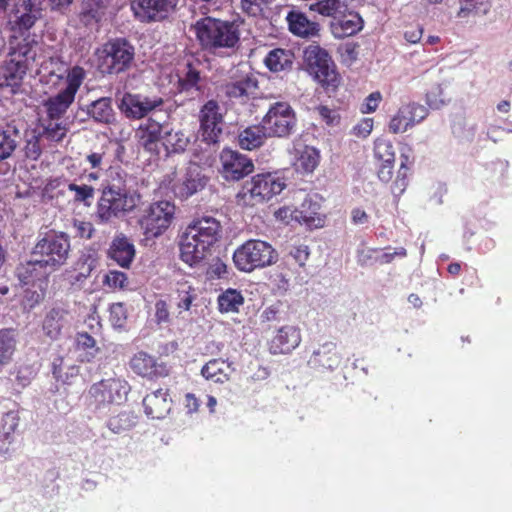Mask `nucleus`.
<instances>
[{"instance_id": "obj_34", "label": "nucleus", "mask_w": 512, "mask_h": 512, "mask_svg": "<svg viewBox=\"0 0 512 512\" xmlns=\"http://www.w3.org/2000/svg\"><path fill=\"white\" fill-rule=\"evenodd\" d=\"M268 137L260 122L259 125H252L241 131L238 135V144L242 149L254 150L262 146Z\"/></svg>"}, {"instance_id": "obj_47", "label": "nucleus", "mask_w": 512, "mask_h": 512, "mask_svg": "<svg viewBox=\"0 0 512 512\" xmlns=\"http://www.w3.org/2000/svg\"><path fill=\"white\" fill-rule=\"evenodd\" d=\"M192 223L188 224L186 228L178 235V246L180 251V258L183 262L192 266V242L191 234Z\"/></svg>"}, {"instance_id": "obj_13", "label": "nucleus", "mask_w": 512, "mask_h": 512, "mask_svg": "<svg viewBox=\"0 0 512 512\" xmlns=\"http://www.w3.org/2000/svg\"><path fill=\"white\" fill-rule=\"evenodd\" d=\"M179 0H132L131 10L141 23L161 22L174 12Z\"/></svg>"}, {"instance_id": "obj_38", "label": "nucleus", "mask_w": 512, "mask_h": 512, "mask_svg": "<svg viewBox=\"0 0 512 512\" xmlns=\"http://www.w3.org/2000/svg\"><path fill=\"white\" fill-rule=\"evenodd\" d=\"M320 162L319 151L311 146L299 150L294 161L295 170L301 173H312Z\"/></svg>"}, {"instance_id": "obj_27", "label": "nucleus", "mask_w": 512, "mask_h": 512, "mask_svg": "<svg viewBox=\"0 0 512 512\" xmlns=\"http://www.w3.org/2000/svg\"><path fill=\"white\" fill-rule=\"evenodd\" d=\"M162 126L160 123L148 119L141 124L136 131L139 145L152 154L159 153V144L161 140Z\"/></svg>"}, {"instance_id": "obj_52", "label": "nucleus", "mask_w": 512, "mask_h": 512, "mask_svg": "<svg viewBox=\"0 0 512 512\" xmlns=\"http://www.w3.org/2000/svg\"><path fill=\"white\" fill-rule=\"evenodd\" d=\"M127 320V309L123 303H113L110 306V321L114 327H124Z\"/></svg>"}, {"instance_id": "obj_23", "label": "nucleus", "mask_w": 512, "mask_h": 512, "mask_svg": "<svg viewBox=\"0 0 512 512\" xmlns=\"http://www.w3.org/2000/svg\"><path fill=\"white\" fill-rule=\"evenodd\" d=\"M136 255L133 241L124 233H117L107 250V257L122 268L129 269Z\"/></svg>"}, {"instance_id": "obj_55", "label": "nucleus", "mask_w": 512, "mask_h": 512, "mask_svg": "<svg viewBox=\"0 0 512 512\" xmlns=\"http://www.w3.org/2000/svg\"><path fill=\"white\" fill-rule=\"evenodd\" d=\"M36 370L30 365H22L19 367L16 375L18 384L25 387L36 376Z\"/></svg>"}, {"instance_id": "obj_20", "label": "nucleus", "mask_w": 512, "mask_h": 512, "mask_svg": "<svg viewBox=\"0 0 512 512\" xmlns=\"http://www.w3.org/2000/svg\"><path fill=\"white\" fill-rule=\"evenodd\" d=\"M163 104L160 97L149 98L140 94L125 93L119 110L129 119H141Z\"/></svg>"}, {"instance_id": "obj_56", "label": "nucleus", "mask_w": 512, "mask_h": 512, "mask_svg": "<svg viewBox=\"0 0 512 512\" xmlns=\"http://www.w3.org/2000/svg\"><path fill=\"white\" fill-rule=\"evenodd\" d=\"M409 168H399L397 177L393 182L392 191L395 194H401L405 191L408 183V171Z\"/></svg>"}, {"instance_id": "obj_39", "label": "nucleus", "mask_w": 512, "mask_h": 512, "mask_svg": "<svg viewBox=\"0 0 512 512\" xmlns=\"http://www.w3.org/2000/svg\"><path fill=\"white\" fill-rule=\"evenodd\" d=\"M217 304L222 314L238 313L244 304V297L239 290L228 288L218 296Z\"/></svg>"}, {"instance_id": "obj_2", "label": "nucleus", "mask_w": 512, "mask_h": 512, "mask_svg": "<svg viewBox=\"0 0 512 512\" xmlns=\"http://www.w3.org/2000/svg\"><path fill=\"white\" fill-rule=\"evenodd\" d=\"M306 71L325 90L334 93L341 84V75L328 51L319 45L311 44L303 51Z\"/></svg>"}, {"instance_id": "obj_61", "label": "nucleus", "mask_w": 512, "mask_h": 512, "mask_svg": "<svg viewBox=\"0 0 512 512\" xmlns=\"http://www.w3.org/2000/svg\"><path fill=\"white\" fill-rule=\"evenodd\" d=\"M190 289L191 287L188 286L187 289L177 290L179 298L177 305L180 309L185 311L190 309L192 303V294L190 293Z\"/></svg>"}, {"instance_id": "obj_29", "label": "nucleus", "mask_w": 512, "mask_h": 512, "mask_svg": "<svg viewBox=\"0 0 512 512\" xmlns=\"http://www.w3.org/2000/svg\"><path fill=\"white\" fill-rule=\"evenodd\" d=\"M143 407L148 417L152 419L164 418L171 409L167 390L158 389L147 394L143 399Z\"/></svg>"}, {"instance_id": "obj_25", "label": "nucleus", "mask_w": 512, "mask_h": 512, "mask_svg": "<svg viewBox=\"0 0 512 512\" xmlns=\"http://www.w3.org/2000/svg\"><path fill=\"white\" fill-rule=\"evenodd\" d=\"M363 24L362 17L348 8L339 18L331 22L330 28L336 38L343 39L357 34L362 30Z\"/></svg>"}, {"instance_id": "obj_48", "label": "nucleus", "mask_w": 512, "mask_h": 512, "mask_svg": "<svg viewBox=\"0 0 512 512\" xmlns=\"http://www.w3.org/2000/svg\"><path fill=\"white\" fill-rule=\"evenodd\" d=\"M375 157L381 161V163H394L395 162V151L393 144L387 140H379L374 146Z\"/></svg>"}, {"instance_id": "obj_15", "label": "nucleus", "mask_w": 512, "mask_h": 512, "mask_svg": "<svg viewBox=\"0 0 512 512\" xmlns=\"http://www.w3.org/2000/svg\"><path fill=\"white\" fill-rule=\"evenodd\" d=\"M50 266H47L38 257L20 262L15 269V276L21 286H33L39 290H46L49 276L53 273Z\"/></svg>"}, {"instance_id": "obj_54", "label": "nucleus", "mask_w": 512, "mask_h": 512, "mask_svg": "<svg viewBox=\"0 0 512 512\" xmlns=\"http://www.w3.org/2000/svg\"><path fill=\"white\" fill-rule=\"evenodd\" d=\"M316 111L320 119L328 126H334L340 122V115L334 109H330L325 105H319L316 107Z\"/></svg>"}, {"instance_id": "obj_8", "label": "nucleus", "mask_w": 512, "mask_h": 512, "mask_svg": "<svg viewBox=\"0 0 512 512\" xmlns=\"http://www.w3.org/2000/svg\"><path fill=\"white\" fill-rule=\"evenodd\" d=\"M275 249L266 241L251 239L239 246L233 253V262L242 272H252L277 261Z\"/></svg>"}, {"instance_id": "obj_1", "label": "nucleus", "mask_w": 512, "mask_h": 512, "mask_svg": "<svg viewBox=\"0 0 512 512\" xmlns=\"http://www.w3.org/2000/svg\"><path fill=\"white\" fill-rule=\"evenodd\" d=\"M40 16V9L32 0H24L15 9L14 19L9 20V25L19 36L14 34L9 39L7 60L0 72V88L20 86L29 68V62L35 60L34 41L30 40L29 35L24 34L35 25Z\"/></svg>"}, {"instance_id": "obj_62", "label": "nucleus", "mask_w": 512, "mask_h": 512, "mask_svg": "<svg viewBox=\"0 0 512 512\" xmlns=\"http://www.w3.org/2000/svg\"><path fill=\"white\" fill-rule=\"evenodd\" d=\"M156 319L160 322H167L169 319L168 305L164 300H158L155 304Z\"/></svg>"}, {"instance_id": "obj_3", "label": "nucleus", "mask_w": 512, "mask_h": 512, "mask_svg": "<svg viewBox=\"0 0 512 512\" xmlns=\"http://www.w3.org/2000/svg\"><path fill=\"white\" fill-rule=\"evenodd\" d=\"M99 70L103 74L118 75L130 69L135 49L125 38L110 39L95 51Z\"/></svg>"}, {"instance_id": "obj_37", "label": "nucleus", "mask_w": 512, "mask_h": 512, "mask_svg": "<svg viewBox=\"0 0 512 512\" xmlns=\"http://www.w3.org/2000/svg\"><path fill=\"white\" fill-rule=\"evenodd\" d=\"M258 88V82L252 75H246L237 81L228 83L225 87L229 98H248L254 94Z\"/></svg>"}, {"instance_id": "obj_60", "label": "nucleus", "mask_w": 512, "mask_h": 512, "mask_svg": "<svg viewBox=\"0 0 512 512\" xmlns=\"http://www.w3.org/2000/svg\"><path fill=\"white\" fill-rule=\"evenodd\" d=\"M44 296L45 290L31 291L27 289L25 291L24 301L26 305H28L30 308H33L44 299Z\"/></svg>"}, {"instance_id": "obj_26", "label": "nucleus", "mask_w": 512, "mask_h": 512, "mask_svg": "<svg viewBox=\"0 0 512 512\" xmlns=\"http://www.w3.org/2000/svg\"><path fill=\"white\" fill-rule=\"evenodd\" d=\"M70 312L61 305L53 306L45 315L42 329L46 336L58 339L63 328L68 324Z\"/></svg>"}, {"instance_id": "obj_41", "label": "nucleus", "mask_w": 512, "mask_h": 512, "mask_svg": "<svg viewBox=\"0 0 512 512\" xmlns=\"http://www.w3.org/2000/svg\"><path fill=\"white\" fill-rule=\"evenodd\" d=\"M17 131L8 125L0 124V162L9 158L17 147Z\"/></svg>"}, {"instance_id": "obj_31", "label": "nucleus", "mask_w": 512, "mask_h": 512, "mask_svg": "<svg viewBox=\"0 0 512 512\" xmlns=\"http://www.w3.org/2000/svg\"><path fill=\"white\" fill-rule=\"evenodd\" d=\"M74 349L78 352L80 362H92L100 352L96 340L87 332H77L75 335Z\"/></svg>"}, {"instance_id": "obj_49", "label": "nucleus", "mask_w": 512, "mask_h": 512, "mask_svg": "<svg viewBox=\"0 0 512 512\" xmlns=\"http://www.w3.org/2000/svg\"><path fill=\"white\" fill-rule=\"evenodd\" d=\"M103 283L111 289H124L128 285V277L122 271L110 270L105 275Z\"/></svg>"}, {"instance_id": "obj_24", "label": "nucleus", "mask_w": 512, "mask_h": 512, "mask_svg": "<svg viewBox=\"0 0 512 512\" xmlns=\"http://www.w3.org/2000/svg\"><path fill=\"white\" fill-rule=\"evenodd\" d=\"M341 362V356L337 351L335 342L327 341L313 352L308 364L316 370H334Z\"/></svg>"}, {"instance_id": "obj_36", "label": "nucleus", "mask_w": 512, "mask_h": 512, "mask_svg": "<svg viewBox=\"0 0 512 512\" xmlns=\"http://www.w3.org/2000/svg\"><path fill=\"white\" fill-rule=\"evenodd\" d=\"M294 54L292 51L275 48L267 54L264 59L266 67L272 72H281L291 69L293 65Z\"/></svg>"}, {"instance_id": "obj_53", "label": "nucleus", "mask_w": 512, "mask_h": 512, "mask_svg": "<svg viewBox=\"0 0 512 512\" xmlns=\"http://www.w3.org/2000/svg\"><path fill=\"white\" fill-rule=\"evenodd\" d=\"M310 255L306 245L294 246L289 252L288 261H293L297 266L304 267Z\"/></svg>"}, {"instance_id": "obj_28", "label": "nucleus", "mask_w": 512, "mask_h": 512, "mask_svg": "<svg viewBox=\"0 0 512 512\" xmlns=\"http://www.w3.org/2000/svg\"><path fill=\"white\" fill-rule=\"evenodd\" d=\"M290 32L301 38H312L319 35L320 25L311 21L300 11H290L286 17Z\"/></svg>"}, {"instance_id": "obj_7", "label": "nucleus", "mask_w": 512, "mask_h": 512, "mask_svg": "<svg viewBox=\"0 0 512 512\" xmlns=\"http://www.w3.org/2000/svg\"><path fill=\"white\" fill-rule=\"evenodd\" d=\"M69 252L68 235L64 232L49 230L40 234L32 248L31 257H38L56 271L66 263Z\"/></svg>"}, {"instance_id": "obj_43", "label": "nucleus", "mask_w": 512, "mask_h": 512, "mask_svg": "<svg viewBox=\"0 0 512 512\" xmlns=\"http://www.w3.org/2000/svg\"><path fill=\"white\" fill-rule=\"evenodd\" d=\"M137 423V416L131 411H122L115 416L109 418L107 422L108 428L113 433H123L129 431Z\"/></svg>"}, {"instance_id": "obj_44", "label": "nucleus", "mask_w": 512, "mask_h": 512, "mask_svg": "<svg viewBox=\"0 0 512 512\" xmlns=\"http://www.w3.org/2000/svg\"><path fill=\"white\" fill-rule=\"evenodd\" d=\"M43 132L46 139L61 142L67 135L68 127L64 121L44 119Z\"/></svg>"}, {"instance_id": "obj_16", "label": "nucleus", "mask_w": 512, "mask_h": 512, "mask_svg": "<svg viewBox=\"0 0 512 512\" xmlns=\"http://www.w3.org/2000/svg\"><path fill=\"white\" fill-rule=\"evenodd\" d=\"M219 158L222 167L221 173L226 180L238 181L254 170L252 160L236 150L225 148Z\"/></svg>"}, {"instance_id": "obj_6", "label": "nucleus", "mask_w": 512, "mask_h": 512, "mask_svg": "<svg viewBox=\"0 0 512 512\" xmlns=\"http://www.w3.org/2000/svg\"><path fill=\"white\" fill-rule=\"evenodd\" d=\"M86 78L83 67L75 65L67 70L65 88L43 102L46 118L60 120L74 103L75 96Z\"/></svg>"}, {"instance_id": "obj_19", "label": "nucleus", "mask_w": 512, "mask_h": 512, "mask_svg": "<svg viewBox=\"0 0 512 512\" xmlns=\"http://www.w3.org/2000/svg\"><path fill=\"white\" fill-rule=\"evenodd\" d=\"M200 256H203V258H196V263L194 264V275L198 280L212 282L227 276L228 268L226 263L220 257L214 256L212 250L207 252L201 251Z\"/></svg>"}, {"instance_id": "obj_40", "label": "nucleus", "mask_w": 512, "mask_h": 512, "mask_svg": "<svg viewBox=\"0 0 512 512\" xmlns=\"http://www.w3.org/2000/svg\"><path fill=\"white\" fill-rule=\"evenodd\" d=\"M458 18L486 15L491 8L490 0H459Z\"/></svg>"}, {"instance_id": "obj_35", "label": "nucleus", "mask_w": 512, "mask_h": 512, "mask_svg": "<svg viewBox=\"0 0 512 512\" xmlns=\"http://www.w3.org/2000/svg\"><path fill=\"white\" fill-rule=\"evenodd\" d=\"M88 115L96 122L111 124L115 119L110 97H101L93 101L87 109Z\"/></svg>"}, {"instance_id": "obj_30", "label": "nucleus", "mask_w": 512, "mask_h": 512, "mask_svg": "<svg viewBox=\"0 0 512 512\" xmlns=\"http://www.w3.org/2000/svg\"><path fill=\"white\" fill-rule=\"evenodd\" d=\"M219 143L216 141L194 140V166L211 168L216 162Z\"/></svg>"}, {"instance_id": "obj_58", "label": "nucleus", "mask_w": 512, "mask_h": 512, "mask_svg": "<svg viewBox=\"0 0 512 512\" xmlns=\"http://www.w3.org/2000/svg\"><path fill=\"white\" fill-rule=\"evenodd\" d=\"M380 101H381V94H380V92H373V93H371L365 99V102L362 104L361 112L362 113L374 112L377 109Z\"/></svg>"}, {"instance_id": "obj_33", "label": "nucleus", "mask_w": 512, "mask_h": 512, "mask_svg": "<svg viewBox=\"0 0 512 512\" xmlns=\"http://www.w3.org/2000/svg\"><path fill=\"white\" fill-rule=\"evenodd\" d=\"M231 365L222 359H212L201 369V374L207 380L215 383H224L232 373Z\"/></svg>"}, {"instance_id": "obj_11", "label": "nucleus", "mask_w": 512, "mask_h": 512, "mask_svg": "<svg viewBox=\"0 0 512 512\" xmlns=\"http://www.w3.org/2000/svg\"><path fill=\"white\" fill-rule=\"evenodd\" d=\"M261 123L270 138H286L296 130V112L288 102L277 101L270 105Z\"/></svg>"}, {"instance_id": "obj_17", "label": "nucleus", "mask_w": 512, "mask_h": 512, "mask_svg": "<svg viewBox=\"0 0 512 512\" xmlns=\"http://www.w3.org/2000/svg\"><path fill=\"white\" fill-rule=\"evenodd\" d=\"M220 223L213 217H203L194 221V264L196 258H203L200 252L211 250L219 238Z\"/></svg>"}, {"instance_id": "obj_18", "label": "nucleus", "mask_w": 512, "mask_h": 512, "mask_svg": "<svg viewBox=\"0 0 512 512\" xmlns=\"http://www.w3.org/2000/svg\"><path fill=\"white\" fill-rule=\"evenodd\" d=\"M200 129L199 136L203 141H216L222 134V114L219 112V105L216 101H208L200 111Z\"/></svg>"}, {"instance_id": "obj_4", "label": "nucleus", "mask_w": 512, "mask_h": 512, "mask_svg": "<svg viewBox=\"0 0 512 512\" xmlns=\"http://www.w3.org/2000/svg\"><path fill=\"white\" fill-rule=\"evenodd\" d=\"M139 198L140 195L131 194L124 188L115 185L106 186L97 202L95 213L97 221L106 224L113 218L133 211Z\"/></svg>"}, {"instance_id": "obj_51", "label": "nucleus", "mask_w": 512, "mask_h": 512, "mask_svg": "<svg viewBox=\"0 0 512 512\" xmlns=\"http://www.w3.org/2000/svg\"><path fill=\"white\" fill-rule=\"evenodd\" d=\"M272 2L273 0H241V8L248 15L258 16Z\"/></svg>"}, {"instance_id": "obj_59", "label": "nucleus", "mask_w": 512, "mask_h": 512, "mask_svg": "<svg viewBox=\"0 0 512 512\" xmlns=\"http://www.w3.org/2000/svg\"><path fill=\"white\" fill-rule=\"evenodd\" d=\"M75 228L77 231V235L84 239L92 238L95 229L91 222L88 221H78L75 223Z\"/></svg>"}, {"instance_id": "obj_32", "label": "nucleus", "mask_w": 512, "mask_h": 512, "mask_svg": "<svg viewBox=\"0 0 512 512\" xmlns=\"http://www.w3.org/2000/svg\"><path fill=\"white\" fill-rule=\"evenodd\" d=\"M17 333L13 328L0 329V371L12 360L17 349Z\"/></svg>"}, {"instance_id": "obj_22", "label": "nucleus", "mask_w": 512, "mask_h": 512, "mask_svg": "<svg viewBox=\"0 0 512 512\" xmlns=\"http://www.w3.org/2000/svg\"><path fill=\"white\" fill-rule=\"evenodd\" d=\"M301 330L294 325L280 327L268 342V350L273 355L289 354L301 343Z\"/></svg>"}, {"instance_id": "obj_45", "label": "nucleus", "mask_w": 512, "mask_h": 512, "mask_svg": "<svg viewBox=\"0 0 512 512\" xmlns=\"http://www.w3.org/2000/svg\"><path fill=\"white\" fill-rule=\"evenodd\" d=\"M69 192H73V200L76 203H82L84 206L89 207L95 196V189L91 185L76 184L71 182L67 185Z\"/></svg>"}, {"instance_id": "obj_46", "label": "nucleus", "mask_w": 512, "mask_h": 512, "mask_svg": "<svg viewBox=\"0 0 512 512\" xmlns=\"http://www.w3.org/2000/svg\"><path fill=\"white\" fill-rule=\"evenodd\" d=\"M19 415L17 412L9 411L2 418V429L0 433V441L11 444L13 442L12 434L19 426Z\"/></svg>"}, {"instance_id": "obj_9", "label": "nucleus", "mask_w": 512, "mask_h": 512, "mask_svg": "<svg viewBox=\"0 0 512 512\" xmlns=\"http://www.w3.org/2000/svg\"><path fill=\"white\" fill-rule=\"evenodd\" d=\"M196 35L205 48L234 47L239 37L232 24L206 17L194 25Z\"/></svg>"}, {"instance_id": "obj_5", "label": "nucleus", "mask_w": 512, "mask_h": 512, "mask_svg": "<svg viewBox=\"0 0 512 512\" xmlns=\"http://www.w3.org/2000/svg\"><path fill=\"white\" fill-rule=\"evenodd\" d=\"M285 187L284 179L276 174H257L252 177L251 181L246 182L237 193V205L253 207L280 194Z\"/></svg>"}, {"instance_id": "obj_14", "label": "nucleus", "mask_w": 512, "mask_h": 512, "mask_svg": "<svg viewBox=\"0 0 512 512\" xmlns=\"http://www.w3.org/2000/svg\"><path fill=\"white\" fill-rule=\"evenodd\" d=\"M128 365L134 374L149 381H158L170 373L166 362L143 350L134 353Z\"/></svg>"}, {"instance_id": "obj_57", "label": "nucleus", "mask_w": 512, "mask_h": 512, "mask_svg": "<svg viewBox=\"0 0 512 512\" xmlns=\"http://www.w3.org/2000/svg\"><path fill=\"white\" fill-rule=\"evenodd\" d=\"M187 71L185 77L178 76L177 91H189L192 88V62H187Z\"/></svg>"}, {"instance_id": "obj_63", "label": "nucleus", "mask_w": 512, "mask_h": 512, "mask_svg": "<svg viewBox=\"0 0 512 512\" xmlns=\"http://www.w3.org/2000/svg\"><path fill=\"white\" fill-rule=\"evenodd\" d=\"M376 249H363L359 251L357 262L360 266H367L372 264V261L375 260L373 254L376 253Z\"/></svg>"}, {"instance_id": "obj_21", "label": "nucleus", "mask_w": 512, "mask_h": 512, "mask_svg": "<svg viewBox=\"0 0 512 512\" xmlns=\"http://www.w3.org/2000/svg\"><path fill=\"white\" fill-rule=\"evenodd\" d=\"M428 109L418 103H408L399 108L389 123V131L393 134L403 133L415 124L424 120Z\"/></svg>"}, {"instance_id": "obj_50", "label": "nucleus", "mask_w": 512, "mask_h": 512, "mask_svg": "<svg viewBox=\"0 0 512 512\" xmlns=\"http://www.w3.org/2000/svg\"><path fill=\"white\" fill-rule=\"evenodd\" d=\"M92 270V261H90L88 258L79 259L76 262V268L74 270V273L71 275V282L73 284L83 282L91 275Z\"/></svg>"}, {"instance_id": "obj_64", "label": "nucleus", "mask_w": 512, "mask_h": 512, "mask_svg": "<svg viewBox=\"0 0 512 512\" xmlns=\"http://www.w3.org/2000/svg\"><path fill=\"white\" fill-rule=\"evenodd\" d=\"M351 221L355 225L366 224L369 221V215L361 208H354L351 211Z\"/></svg>"}, {"instance_id": "obj_12", "label": "nucleus", "mask_w": 512, "mask_h": 512, "mask_svg": "<svg viewBox=\"0 0 512 512\" xmlns=\"http://www.w3.org/2000/svg\"><path fill=\"white\" fill-rule=\"evenodd\" d=\"M175 205L166 200L151 203L138 223L147 238H158L171 226L175 217Z\"/></svg>"}, {"instance_id": "obj_42", "label": "nucleus", "mask_w": 512, "mask_h": 512, "mask_svg": "<svg viewBox=\"0 0 512 512\" xmlns=\"http://www.w3.org/2000/svg\"><path fill=\"white\" fill-rule=\"evenodd\" d=\"M311 9L335 20L346 12L348 5L343 0H320L312 5Z\"/></svg>"}, {"instance_id": "obj_10", "label": "nucleus", "mask_w": 512, "mask_h": 512, "mask_svg": "<svg viewBox=\"0 0 512 512\" xmlns=\"http://www.w3.org/2000/svg\"><path fill=\"white\" fill-rule=\"evenodd\" d=\"M131 387L127 380L120 377L102 379L92 384L87 392V401L95 409L123 403Z\"/></svg>"}]
</instances>
